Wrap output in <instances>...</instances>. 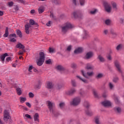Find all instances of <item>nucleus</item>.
I'll use <instances>...</instances> for the list:
<instances>
[{
  "label": "nucleus",
  "instance_id": "obj_64",
  "mask_svg": "<svg viewBox=\"0 0 124 124\" xmlns=\"http://www.w3.org/2000/svg\"><path fill=\"white\" fill-rule=\"evenodd\" d=\"M50 17H51V18H52V19H54V14L52 13H51Z\"/></svg>",
  "mask_w": 124,
  "mask_h": 124
},
{
  "label": "nucleus",
  "instance_id": "obj_29",
  "mask_svg": "<svg viewBox=\"0 0 124 124\" xmlns=\"http://www.w3.org/2000/svg\"><path fill=\"white\" fill-rule=\"evenodd\" d=\"M98 59L99 60V61L101 62H105V59L101 55H99Z\"/></svg>",
  "mask_w": 124,
  "mask_h": 124
},
{
  "label": "nucleus",
  "instance_id": "obj_51",
  "mask_svg": "<svg viewBox=\"0 0 124 124\" xmlns=\"http://www.w3.org/2000/svg\"><path fill=\"white\" fill-rule=\"evenodd\" d=\"M115 101L117 104H119V103H120V100H119V99H118V98H115Z\"/></svg>",
  "mask_w": 124,
  "mask_h": 124
},
{
  "label": "nucleus",
  "instance_id": "obj_20",
  "mask_svg": "<svg viewBox=\"0 0 124 124\" xmlns=\"http://www.w3.org/2000/svg\"><path fill=\"white\" fill-rule=\"evenodd\" d=\"M77 78L79 79V80H81V81H82V82H83V83H85V84H88V83H89V81L87 79L82 78H81L80 76H77Z\"/></svg>",
  "mask_w": 124,
  "mask_h": 124
},
{
  "label": "nucleus",
  "instance_id": "obj_53",
  "mask_svg": "<svg viewBox=\"0 0 124 124\" xmlns=\"http://www.w3.org/2000/svg\"><path fill=\"white\" fill-rule=\"evenodd\" d=\"M112 5L113 8H116L117 5L116 4V3H115V2L112 3Z\"/></svg>",
  "mask_w": 124,
  "mask_h": 124
},
{
  "label": "nucleus",
  "instance_id": "obj_25",
  "mask_svg": "<svg viewBox=\"0 0 124 124\" xmlns=\"http://www.w3.org/2000/svg\"><path fill=\"white\" fill-rule=\"evenodd\" d=\"M45 9L44 8V7H43V6L39 7V8L38 9L39 13V14L43 13V12H44Z\"/></svg>",
  "mask_w": 124,
  "mask_h": 124
},
{
  "label": "nucleus",
  "instance_id": "obj_16",
  "mask_svg": "<svg viewBox=\"0 0 124 124\" xmlns=\"http://www.w3.org/2000/svg\"><path fill=\"white\" fill-rule=\"evenodd\" d=\"M89 36H90V35H89V32H88L86 30H84L83 35L82 36V38H83V39H86V38H88V37H89Z\"/></svg>",
  "mask_w": 124,
  "mask_h": 124
},
{
  "label": "nucleus",
  "instance_id": "obj_1",
  "mask_svg": "<svg viewBox=\"0 0 124 124\" xmlns=\"http://www.w3.org/2000/svg\"><path fill=\"white\" fill-rule=\"evenodd\" d=\"M46 54L43 51H41L39 53V58L37 60V64L39 66H41L45 62V57Z\"/></svg>",
  "mask_w": 124,
  "mask_h": 124
},
{
  "label": "nucleus",
  "instance_id": "obj_37",
  "mask_svg": "<svg viewBox=\"0 0 124 124\" xmlns=\"http://www.w3.org/2000/svg\"><path fill=\"white\" fill-rule=\"evenodd\" d=\"M24 118H27V119H29V120H31V119H32V117H31L30 114H25L24 115Z\"/></svg>",
  "mask_w": 124,
  "mask_h": 124
},
{
  "label": "nucleus",
  "instance_id": "obj_30",
  "mask_svg": "<svg viewBox=\"0 0 124 124\" xmlns=\"http://www.w3.org/2000/svg\"><path fill=\"white\" fill-rule=\"evenodd\" d=\"M104 75L102 73H98L97 76H96V78L97 79H100L103 77Z\"/></svg>",
  "mask_w": 124,
  "mask_h": 124
},
{
  "label": "nucleus",
  "instance_id": "obj_32",
  "mask_svg": "<svg viewBox=\"0 0 124 124\" xmlns=\"http://www.w3.org/2000/svg\"><path fill=\"white\" fill-rule=\"evenodd\" d=\"M84 106L85 107H86V108H87L88 109V108H89V107H90V103H89V102L88 101H85L84 102Z\"/></svg>",
  "mask_w": 124,
  "mask_h": 124
},
{
  "label": "nucleus",
  "instance_id": "obj_2",
  "mask_svg": "<svg viewBox=\"0 0 124 124\" xmlns=\"http://www.w3.org/2000/svg\"><path fill=\"white\" fill-rule=\"evenodd\" d=\"M31 25L32 26H34V27H35L36 28H37V27H38V24L35 23V22L33 20L31 19L30 20V24H26L25 26V31L27 34H30V30H29V29H30V28L31 27Z\"/></svg>",
  "mask_w": 124,
  "mask_h": 124
},
{
  "label": "nucleus",
  "instance_id": "obj_9",
  "mask_svg": "<svg viewBox=\"0 0 124 124\" xmlns=\"http://www.w3.org/2000/svg\"><path fill=\"white\" fill-rule=\"evenodd\" d=\"M104 5L105 6L106 11L108 13H110L111 12V6L108 5L106 2H104Z\"/></svg>",
  "mask_w": 124,
  "mask_h": 124
},
{
  "label": "nucleus",
  "instance_id": "obj_43",
  "mask_svg": "<svg viewBox=\"0 0 124 124\" xmlns=\"http://www.w3.org/2000/svg\"><path fill=\"white\" fill-rule=\"evenodd\" d=\"M97 11V9H95L94 10H92L90 12L91 14H95Z\"/></svg>",
  "mask_w": 124,
  "mask_h": 124
},
{
  "label": "nucleus",
  "instance_id": "obj_11",
  "mask_svg": "<svg viewBox=\"0 0 124 124\" xmlns=\"http://www.w3.org/2000/svg\"><path fill=\"white\" fill-rule=\"evenodd\" d=\"M102 105L103 106H104V107H109L112 105V103H111L110 101L106 100L102 102Z\"/></svg>",
  "mask_w": 124,
  "mask_h": 124
},
{
  "label": "nucleus",
  "instance_id": "obj_28",
  "mask_svg": "<svg viewBox=\"0 0 124 124\" xmlns=\"http://www.w3.org/2000/svg\"><path fill=\"white\" fill-rule=\"evenodd\" d=\"M9 34V32H8V28L7 27L6 28L5 33L3 35L4 37H7L8 35Z\"/></svg>",
  "mask_w": 124,
  "mask_h": 124
},
{
  "label": "nucleus",
  "instance_id": "obj_5",
  "mask_svg": "<svg viewBox=\"0 0 124 124\" xmlns=\"http://www.w3.org/2000/svg\"><path fill=\"white\" fill-rule=\"evenodd\" d=\"M81 73L84 77H85V78H89V77H92V76H93V75L94 74L93 71L88 72L86 74H85L84 73V71L82 70Z\"/></svg>",
  "mask_w": 124,
  "mask_h": 124
},
{
  "label": "nucleus",
  "instance_id": "obj_3",
  "mask_svg": "<svg viewBox=\"0 0 124 124\" xmlns=\"http://www.w3.org/2000/svg\"><path fill=\"white\" fill-rule=\"evenodd\" d=\"M73 27H74V26H73V25L71 24L70 23H66L65 26L62 28V33H65L69 29H72Z\"/></svg>",
  "mask_w": 124,
  "mask_h": 124
},
{
  "label": "nucleus",
  "instance_id": "obj_56",
  "mask_svg": "<svg viewBox=\"0 0 124 124\" xmlns=\"http://www.w3.org/2000/svg\"><path fill=\"white\" fill-rule=\"evenodd\" d=\"M108 60H109V61H111L112 60V57H111V55L110 54L108 55V56H107Z\"/></svg>",
  "mask_w": 124,
  "mask_h": 124
},
{
  "label": "nucleus",
  "instance_id": "obj_18",
  "mask_svg": "<svg viewBox=\"0 0 124 124\" xmlns=\"http://www.w3.org/2000/svg\"><path fill=\"white\" fill-rule=\"evenodd\" d=\"M86 69L93 70V65L92 64L88 63L86 64V67H85Z\"/></svg>",
  "mask_w": 124,
  "mask_h": 124
},
{
  "label": "nucleus",
  "instance_id": "obj_13",
  "mask_svg": "<svg viewBox=\"0 0 124 124\" xmlns=\"http://www.w3.org/2000/svg\"><path fill=\"white\" fill-rule=\"evenodd\" d=\"M16 34H12L10 35V42H16Z\"/></svg>",
  "mask_w": 124,
  "mask_h": 124
},
{
  "label": "nucleus",
  "instance_id": "obj_14",
  "mask_svg": "<svg viewBox=\"0 0 124 124\" xmlns=\"http://www.w3.org/2000/svg\"><path fill=\"white\" fill-rule=\"evenodd\" d=\"M115 65L116 68L118 69V71H119V72H122V71L121 70V64H120V62L118 61H115Z\"/></svg>",
  "mask_w": 124,
  "mask_h": 124
},
{
  "label": "nucleus",
  "instance_id": "obj_58",
  "mask_svg": "<svg viewBox=\"0 0 124 124\" xmlns=\"http://www.w3.org/2000/svg\"><path fill=\"white\" fill-rule=\"evenodd\" d=\"M46 26L47 27H50L51 26V21H49L47 23H46Z\"/></svg>",
  "mask_w": 124,
  "mask_h": 124
},
{
  "label": "nucleus",
  "instance_id": "obj_39",
  "mask_svg": "<svg viewBox=\"0 0 124 124\" xmlns=\"http://www.w3.org/2000/svg\"><path fill=\"white\" fill-rule=\"evenodd\" d=\"M109 87L110 90H113L114 89V84L111 82L109 83Z\"/></svg>",
  "mask_w": 124,
  "mask_h": 124
},
{
  "label": "nucleus",
  "instance_id": "obj_4",
  "mask_svg": "<svg viewBox=\"0 0 124 124\" xmlns=\"http://www.w3.org/2000/svg\"><path fill=\"white\" fill-rule=\"evenodd\" d=\"M80 102H81V98L80 97H77L74 98L72 102H70V104L74 106H77V105L80 104Z\"/></svg>",
  "mask_w": 124,
  "mask_h": 124
},
{
  "label": "nucleus",
  "instance_id": "obj_21",
  "mask_svg": "<svg viewBox=\"0 0 124 124\" xmlns=\"http://www.w3.org/2000/svg\"><path fill=\"white\" fill-rule=\"evenodd\" d=\"M16 48H18V49H24L25 48V46L22 45L21 43H18L16 46Z\"/></svg>",
  "mask_w": 124,
  "mask_h": 124
},
{
  "label": "nucleus",
  "instance_id": "obj_60",
  "mask_svg": "<svg viewBox=\"0 0 124 124\" xmlns=\"http://www.w3.org/2000/svg\"><path fill=\"white\" fill-rule=\"evenodd\" d=\"M6 60V62H10V61H11V57H8Z\"/></svg>",
  "mask_w": 124,
  "mask_h": 124
},
{
  "label": "nucleus",
  "instance_id": "obj_15",
  "mask_svg": "<svg viewBox=\"0 0 124 124\" xmlns=\"http://www.w3.org/2000/svg\"><path fill=\"white\" fill-rule=\"evenodd\" d=\"M53 86V83H52V82L50 81L47 82L46 85V87L47 89H52Z\"/></svg>",
  "mask_w": 124,
  "mask_h": 124
},
{
  "label": "nucleus",
  "instance_id": "obj_38",
  "mask_svg": "<svg viewBox=\"0 0 124 124\" xmlns=\"http://www.w3.org/2000/svg\"><path fill=\"white\" fill-rule=\"evenodd\" d=\"M29 95L30 98H33V97H34V94L31 92H30L29 93Z\"/></svg>",
  "mask_w": 124,
  "mask_h": 124
},
{
  "label": "nucleus",
  "instance_id": "obj_44",
  "mask_svg": "<svg viewBox=\"0 0 124 124\" xmlns=\"http://www.w3.org/2000/svg\"><path fill=\"white\" fill-rule=\"evenodd\" d=\"M71 84L73 87H76V82H75V80H72L71 81Z\"/></svg>",
  "mask_w": 124,
  "mask_h": 124
},
{
  "label": "nucleus",
  "instance_id": "obj_23",
  "mask_svg": "<svg viewBox=\"0 0 124 124\" xmlns=\"http://www.w3.org/2000/svg\"><path fill=\"white\" fill-rule=\"evenodd\" d=\"M52 3H53V4H54L55 5H59V4H61V0H53Z\"/></svg>",
  "mask_w": 124,
  "mask_h": 124
},
{
  "label": "nucleus",
  "instance_id": "obj_57",
  "mask_svg": "<svg viewBox=\"0 0 124 124\" xmlns=\"http://www.w3.org/2000/svg\"><path fill=\"white\" fill-rule=\"evenodd\" d=\"M26 105L27 106H28V107H29V108H31V104L29 102H27L26 103Z\"/></svg>",
  "mask_w": 124,
  "mask_h": 124
},
{
  "label": "nucleus",
  "instance_id": "obj_34",
  "mask_svg": "<svg viewBox=\"0 0 124 124\" xmlns=\"http://www.w3.org/2000/svg\"><path fill=\"white\" fill-rule=\"evenodd\" d=\"M122 48H123V45L120 44L117 46L116 49L117 50V51H120V50H121Z\"/></svg>",
  "mask_w": 124,
  "mask_h": 124
},
{
  "label": "nucleus",
  "instance_id": "obj_61",
  "mask_svg": "<svg viewBox=\"0 0 124 124\" xmlns=\"http://www.w3.org/2000/svg\"><path fill=\"white\" fill-rule=\"evenodd\" d=\"M67 51H70L71 50V46H69L67 48Z\"/></svg>",
  "mask_w": 124,
  "mask_h": 124
},
{
  "label": "nucleus",
  "instance_id": "obj_24",
  "mask_svg": "<svg viewBox=\"0 0 124 124\" xmlns=\"http://www.w3.org/2000/svg\"><path fill=\"white\" fill-rule=\"evenodd\" d=\"M7 56H8L7 53H5L0 56V59L2 61V62H3V63L4 62V60L5 59V57H7Z\"/></svg>",
  "mask_w": 124,
  "mask_h": 124
},
{
  "label": "nucleus",
  "instance_id": "obj_48",
  "mask_svg": "<svg viewBox=\"0 0 124 124\" xmlns=\"http://www.w3.org/2000/svg\"><path fill=\"white\" fill-rule=\"evenodd\" d=\"M77 65L76 64L73 63L71 64V67L72 68H75L76 67Z\"/></svg>",
  "mask_w": 124,
  "mask_h": 124
},
{
  "label": "nucleus",
  "instance_id": "obj_27",
  "mask_svg": "<svg viewBox=\"0 0 124 124\" xmlns=\"http://www.w3.org/2000/svg\"><path fill=\"white\" fill-rule=\"evenodd\" d=\"M56 69H57V70H59L60 71H62V70H63V67L61 65H58L56 67Z\"/></svg>",
  "mask_w": 124,
  "mask_h": 124
},
{
  "label": "nucleus",
  "instance_id": "obj_10",
  "mask_svg": "<svg viewBox=\"0 0 124 124\" xmlns=\"http://www.w3.org/2000/svg\"><path fill=\"white\" fill-rule=\"evenodd\" d=\"M76 93V89L75 88H71L70 90L67 91L65 92L66 94L68 95H72L74 93Z\"/></svg>",
  "mask_w": 124,
  "mask_h": 124
},
{
  "label": "nucleus",
  "instance_id": "obj_41",
  "mask_svg": "<svg viewBox=\"0 0 124 124\" xmlns=\"http://www.w3.org/2000/svg\"><path fill=\"white\" fill-rule=\"evenodd\" d=\"M115 111H117L118 113H121V111H122V109L120 107H116L115 108Z\"/></svg>",
  "mask_w": 124,
  "mask_h": 124
},
{
  "label": "nucleus",
  "instance_id": "obj_31",
  "mask_svg": "<svg viewBox=\"0 0 124 124\" xmlns=\"http://www.w3.org/2000/svg\"><path fill=\"white\" fill-rule=\"evenodd\" d=\"M16 34L18 35L19 37H22V32L20 30H16Z\"/></svg>",
  "mask_w": 124,
  "mask_h": 124
},
{
  "label": "nucleus",
  "instance_id": "obj_35",
  "mask_svg": "<svg viewBox=\"0 0 124 124\" xmlns=\"http://www.w3.org/2000/svg\"><path fill=\"white\" fill-rule=\"evenodd\" d=\"M73 15L74 18H78L79 17V16L78 15V13H77V12H73Z\"/></svg>",
  "mask_w": 124,
  "mask_h": 124
},
{
  "label": "nucleus",
  "instance_id": "obj_54",
  "mask_svg": "<svg viewBox=\"0 0 124 124\" xmlns=\"http://www.w3.org/2000/svg\"><path fill=\"white\" fill-rule=\"evenodd\" d=\"M16 0V1H18V2H20V3H24V2H25L24 0Z\"/></svg>",
  "mask_w": 124,
  "mask_h": 124
},
{
  "label": "nucleus",
  "instance_id": "obj_36",
  "mask_svg": "<svg viewBox=\"0 0 124 124\" xmlns=\"http://www.w3.org/2000/svg\"><path fill=\"white\" fill-rule=\"evenodd\" d=\"M79 3L81 6L85 5V0H79Z\"/></svg>",
  "mask_w": 124,
  "mask_h": 124
},
{
  "label": "nucleus",
  "instance_id": "obj_49",
  "mask_svg": "<svg viewBox=\"0 0 124 124\" xmlns=\"http://www.w3.org/2000/svg\"><path fill=\"white\" fill-rule=\"evenodd\" d=\"M32 68H33L32 65H31L29 67L28 70L29 72H31V69H32Z\"/></svg>",
  "mask_w": 124,
  "mask_h": 124
},
{
  "label": "nucleus",
  "instance_id": "obj_33",
  "mask_svg": "<svg viewBox=\"0 0 124 124\" xmlns=\"http://www.w3.org/2000/svg\"><path fill=\"white\" fill-rule=\"evenodd\" d=\"M86 113L88 116H92L93 115V112L91 110L88 109L86 111Z\"/></svg>",
  "mask_w": 124,
  "mask_h": 124
},
{
  "label": "nucleus",
  "instance_id": "obj_26",
  "mask_svg": "<svg viewBox=\"0 0 124 124\" xmlns=\"http://www.w3.org/2000/svg\"><path fill=\"white\" fill-rule=\"evenodd\" d=\"M19 99H20V102L21 103H24V102H25V101L27 100V98L23 97H20Z\"/></svg>",
  "mask_w": 124,
  "mask_h": 124
},
{
  "label": "nucleus",
  "instance_id": "obj_42",
  "mask_svg": "<svg viewBox=\"0 0 124 124\" xmlns=\"http://www.w3.org/2000/svg\"><path fill=\"white\" fill-rule=\"evenodd\" d=\"M48 51L49 53H54L55 52V48L49 47Z\"/></svg>",
  "mask_w": 124,
  "mask_h": 124
},
{
  "label": "nucleus",
  "instance_id": "obj_46",
  "mask_svg": "<svg viewBox=\"0 0 124 124\" xmlns=\"http://www.w3.org/2000/svg\"><path fill=\"white\" fill-rule=\"evenodd\" d=\"M111 23V21L109 20V19H107L106 21H105V23L106 25H109V24H110Z\"/></svg>",
  "mask_w": 124,
  "mask_h": 124
},
{
  "label": "nucleus",
  "instance_id": "obj_50",
  "mask_svg": "<svg viewBox=\"0 0 124 124\" xmlns=\"http://www.w3.org/2000/svg\"><path fill=\"white\" fill-rule=\"evenodd\" d=\"M118 80H119V78H114L113 79V82H114V83H117V82H118Z\"/></svg>",
  "mask_w": 124,
  "mask_h": 124
},
{
  "label": "nucleus",
  "instance_id": "obj_62",
  "mask_svg": "<svg viewBox=\"0 0 124 124\" xmlns=\"http://www.w3.org/2000/svg\"><path fill=\"white\" fill-rule=\"evenodd\" d=\"M103 97H107V94L106 93H103Z\"/></svg>",
  "mask_w": 124,
  "mask_h": 124
},
{
  "label": "nucleus",
  "instance_id": "obj_6",
  "mask_svg": "<svg viewBox=\"0 0 124 124\" xmlns=\"http://www.w3.org/2000/svg\"><path fill=\"white\" fill-rule=\"evenodd\" d=\"M3 116V120L5 122H7V121L10 119V116H9V112H8V110H5L4 111Z\"/></svg>",
  "mask_w": 124,
  "mask_h": 124
},
{
  "label": "nucleus",
  "instance_id": "obj_8",
  "mask_svg": "<svg viewBox=\"0 0 124 124\" xmlns=\"http://www.w3.org/2000/svg\"><path fill=\"white\" fill-rule=\"evenodd\" d=\"M93 57V52L92 51H89L87 52L86 54L85 55L84 58L85 60H90V59H92Z\"/></svg>",
  "mask_w": 124,
  "mask_h": 124
},
{
  "label": "nucleus",
  "instance_id": "obj_22",
  "mask_svg": "<svg viewBox=\"0 0 124 124\" xmlns=\"http://www.w3.org/2000/svg\"><path fill=\"white\" fill-rule=\"evenodd\" d=\"M16 91L18 95H21V94H22V93L23 92V90H22V89L20 88H17L16 89Z\"/></svg>",
  "mask_w": 124,
  "mask_h": 124
},
{
  "label": "nucleus",
  "instance_id": "obj_52",
  "mask_svg": "<svg viewBox=\"0 0 124 124\" xmlns=\"http://www.w3.org/2000/svg\"><path fill=\"white\" fill-rule=\"evenodd\" d=\"M14 3H13V2L12 1H11V2H9L8 3V5H9V6L10 7H11L13 5Z\"/></svg>",
  "mask_w": 124,
  "mask_h": 124
},
{
  "label": "nucleus",
  "instance_id": "obj_17",
  "mask_svg": "<svg viewBox=\"0 0 124 124\" xmlns=\"http://www.w3.org/2000/svg\"><path fill=\"white\" fill-rule=\"evenodd\" d=\"M83 48L82 47H78L75 49L74 51L75 54H80V53H82L83 52Z\"/></svg>",
  "mask_w": 124,
  "mask_h": 124
},
{
  "label": "nucleus",
  "instance_id": "obj_12",
  "mask_svg": "<svg viewBox=\"0 0 124 124\" xmlns=\"http://www.w3.org/2000/svg\"><path fill=\"white\" fill-rule=\"evenodd\" d=\"M33 119L36 124H39V114L36 113L33 115Z\"/></svg>",
  "mask_w": 124,
  "mask_h": 124
},
{
  "label": "nucleus",
  "instance_id": "obj_19",
  "mask_svg": "<svg viewBox=\"0 0 124 124\" xmlns=\"http://www.w3.org/2000/svg\"><path fill=\"white\" fill-rule=\"evenodd\" d=\"M95 123L96 124H101L100 117L99 116H97L95 118Z\"/></svg>",
  "mask_w": 124,
  "mask_h": 124
},
{
  "label": "nucleus",
  "instance_id": "obj_59",
  "mask_svg": "<svg viewBox=\"0 0 124 124\" xmlns=\"http://www.w3.org/2000/svg\"><path fill=\"white\" fill-rule=\"evenodd\" d=\"M24 54V51H19L18 52V55H22Z\"/></svg>",
  "mask_w": 124,
  "mask_h": 124
},
{
  "label": "nucleus",
  "instance_id": "obj_7",
  "mask_svg": "<svg viewBox=\"0 0 124 124\" xmlns=\"http://www.w3.org/2000/svg\"><path fill=\"white\" fill-rule=\"evenodd\" d=\"M47 106L48 107V108L51 113H53L54 112V110H53V107L55 106V103L53 102H51L50 101H48L47 102Z\"/></svg>",
  "mask_w": 124,
  "mask_h": 124
},
{
  "label": "nucleus",
  "instance_id": "obj_63",
  "mask_svg": "<svg viewBox=\"0 0 124 124\" xmlns=\"http://www.w3.org/2000/svg\"><path fill=\"white\" fill-rule=\"evenodd\" d=\"M104 33H105V34H107V33H108V30H104Z\"/></svg>",
  "mask_w": 124,
  "mask_h": 124
},
{
  "label": "nucleus",
  "instance_id": "obj_47",
  "mask_svg": "<svg viewBox=\"0 0 124 124\" xmlns=\"http://www.w3.org/2000/svg\"><path fill=\"white\" fill-rule=\"evenodd\" d=\"M59 105H60V108H61V109H62V108H63V107H64V103H61Z\"/></svg>",
  "mask_w": 124,
  "mask_h": 124
},
{
  "label": "nucleus",
  "instance_id": "obj_55",
  "mask_svg": "<svg viewBox=\"0 0 124 124\" xmlns=\"http://www.w3.org/2000/svg\"><path fill=\"white\" fill-rule=\"evenodd\" d=\"M40 87H41V84L35 86L36 89H40Z\"/></svg>",
  "mask_w": 124,
  "mask_h": 124
},
{
  "label": "nucleus",
  "instance_id": "obj_45",
  "mask_svg": "<svg viewBox=\"0 0 124 124\" xmlns=\"http://www.w3.org/2000/svg\"><path fill=\"white\" fill-rule=\"evenodd\" d=\"M51 59H48L46 61V64H51Z\"/></svg>",
  "mask_w": 124,
  "mask_h": 124
},
{
  "label": "nucleus",
  "instance_id": "obj_40",
  "mask_svg": "<svg viewBox=\"0 0 124 124\" xmlns=\"http://www.w3.org/2000/svg\"><path fill=\"white\" fill-rule=\"evenodd\" d=\"M93 92L94 96H95V97H97V93H96V90L93 89Z\"/></svg>",
  "mask_w": 124,
  "mask_h": 124
}]
</instances>
